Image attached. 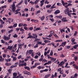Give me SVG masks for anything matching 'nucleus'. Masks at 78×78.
I'll return each mask as SVG.
<instances>
[{"label":"nucleus","mask_w":78,"mask_h":78,"mask_svg":"<svg viewBox=\"0 0 78 78\" xmlns=\"http://www.w3.org/2000/svg\"><path fill=\"white\" fill-rule=\"evenodd\" d=\"M15 3H16V2H13V4L12 5H11V7H10V8L12 9V11L13 12H14L16 11V5H15Z\"/></svg>","instance_id":"obj_1"},{"label":"nucleus","mask_w":78,"mask_h":78,"mask_svg":"<svg viewBox=\"0 0 78 78\" xmlns=\"http://www.w3.org/2000/svg\"><path fill=\"white\" fill-rule=\"evenodd\" d=\"M62 21L63 22H68V20H67V18L65 17L62 19Z\"/></svg>","instance_id":"obj_2"},{"label":"nucleus","mask_w":78,"mask_h":78,"mask_svg":"<svg viewBox=\"0 0 78 78\" xmlns=\"http://www.w3.org/2000/svg\"><path fill=\"white\" fill-rule=\"evenodd\" d=\"M60 12H60V11H59V10H57L55 12L54 14H55V15H57L58 14L60 13Z\"/></svg>","instance_id":"obj_3"},{"label":"nucleus","mask_w":78,"mask_h":78,"mask_svg":"<svg viewBox=\"0 0 78 78\" xmlns=\"http://www.w3.org/2000/svg\"><path fill=\"white\" fill-rule=\"evenodd\" d=\"M4 39L5 40V41L7 40H9V39H10V38L9 37V38L8 37H7L6 36V35H4L3 37Z\"/></svg>","instance_id":"obj_4"},{"label":"nucleus","mask_w":78,"mask_h":78,"mask_svg":"<svg viewBox=\"0 0 78 78\" xmlns=\"http://www.w3.org/2000/svg\"><path fill=\"white\" fill-rule=\"evenodd\" d=\"M39 18H40L41 21H43L44 20V19H45V16H43L41 17H39Z\"/></svg>","instance_id":"obj_5"},{"label":"nucleus","mask_w":78,"mask_h":78,"mask_svg":"<svg viewBox=\"0 0 78 78\" xmlns=\"http://www.w3.org/2000/svg\"><path fill=\"white\" fill-rule=\"evenodd\" d=\"M17 75V74L16 73H13V78H16V77Z\"/></svg>","instance_id":"obj_6"},{"label":"nucleus","mask_w":78,"mask_h":78,"mask_svg":"<svg viewBox=\"0 0 78 78\" xmlns=\"http://www.w3.org/2000/svg\"><path fill=\"white\" fill-rule=\"evenodd\" d=\"M55 5H56V3H55L52 6H51V10H52V9H53V8H56V7L55 6Z\"/></svg>","instance_id":"obj_7"},{"label":"nucleus","mask_w":78,"mask_h":78,"mask_svg":"<svg viewBox=\"0 0 78 78\" xmlns=\"http://www.w3.org/2000/svg\"><path fill=\"white\" fill-rule=\"evenodd\" d=\"M66 43H67V42H65L64 43H62V44L61 45V46H63V47H64L66 45Z\"/></svg>","instance_id":"obj_8"},{"label":"nucleus","mask_w":78,"mask_h":78,"mask_svg":"<svg viewBox=\"0 0 78 78\" xmlns=\"http://www.w3.org/2000/svg\"><path fill=\"white\" fill-rule=\"evenodd\" d=\"M13 46H8L7 49H9L10 50H12V48Z\"/></svg>","instance_id":"obj_9"},{"label":"nucleus","mask_w":78,"mask_h":78,"mask_svg":"<svg viewBox=\"0 0 78 78\" xmlns=\"http://www.w3.org/2000/svg\"><path fill=\"white\" fill-rule=\"evenodd\" d=\"M33 50H29V51H28L29 54L30 55H31V54L33 52Z\"/></svg>","instance_id":"obj_10"},{"label":"nucleus","mask_w":78,"mask_h":78,"mask_svg":"<svg viewBox=\"0 0 78 78\" xmlns=\"http://www.w3.org/2000/svg\"><path fill=\"white\" fill-rule=\"evenodd\" d=\"M34 37V39H35V38H37V35L36 34H32Z\"/></svg>","instance_id":"obj_11"},{"label":"nucleus","mask_w":78,"mask_h":78,"mask_svg":"<svg viewBox=\"0 0 78 78\" xmlns=\"http://www.w3.org/2000/svg\"><path fill=\"white\" fill-rule=\"evenodd\" d=\"M50 75H51L50 74H48V75H47L44 76V78H48V77H49V76H50Z\"/></svg>","instance_id":"obj_12"},{"label":"nucleus","mask_w":78,"mask_h":78,"mask_svg":"<svg viewBox=\"0 0 78 78\" xmlns=\"http://www.w3.org/2000/svg\"><path fill=\"white\" fill-rule=\"evenodd\" d=\"M78 47V44H76L75 45V46H73V48L75 49H76L77 48V47Z\"/></svg>","instance_id":"obj_13"},{"label":"nucleus","mask_w":78,"mask_h":78,"mask_svg":"<svg viewBox=\"0 0 78 78\" xmlns=\"http://www.w3.org/2000/svg\"><path fill=\"white\" fill-rule=\"evenodd\" d=\"M63 64H64V62L63 61L61 62L60 64H59V66H62Z\"/></svg>","instance_id":"obj_14"},{"label":"nucleus","mask_w":78,"mask_h":78,"mask_svg":"<svg viewBox=\"0 0 78 78\" xmlns=\"http://www.w3.org/2000/svg\"><path fill=\"white\" fill-rule=\"evenodd\" d=\"M36 66H37V64H36V63H35V65L32 66H31V67H30V68L31 69H33V68H35V67H36Z\"/></svg>","instance_id":"obj_15"},{"label":"nucleus","mask_w":78,"mask_h":78,"mask_svg":"<svg viewBox=\"0 0 78 78\" xmlns=\"http://www.w3.org/2000/svg\"><path fill=\"white\" fill-rule=\"evenodd\" d=\"M41 40L40 39H38L37 38H35L34 40V42H36V41H40Z\"/></svg>","instance_id":"obj_16"},{"label":"nucleus","mask_w":78,"mask_h":78,"mask_svg":"<svg viewBox=\"0 0 78 78\" xmlns=\"http://www.w3.org/2000/svg\"><path fill=\"white\" fill-rule=\"evenodd\" d=\"M17 59V58L16 57H13V61H16V60Z\"/></svg>","instance_id":"obj_17"},{"label":"nucleus","mask_w":78,"mask_h":78,"mask_svg":"<svg viewBox=\"0 0 78 78\" xmlns=\"http://www.w3.org/2000/svg\"><path fill=\"white\" fill-rule=\"evenodd\" d=\"M56 17H57V18H59V19H62V16H56Z\"/></svg>","instance_id":"obj_18"},{"label":"nucleus","mask_w":78,"mask_h":78,"mask_svg":"<svg viewBox=\"0 0 78 78\" xmlns=\"http://www.w3.org/2000/svg\"><path fill=\"white\" fill-rule=\"evenodd\" d=\"M11 59L10 58L8 59H5V61L7 62H10V61H11Z\"/></svg>","instance_id":"obj_19"},{"label":"nucleus","mask_w":78,"mask_h":78,"mask_svg":"<svg viewBox=\"0 0 78 78\" xmlns=\"http://www.w3.org/2000/svg\"><path fill=\"white\" fill-rule=\"evenodd\" d=\"M71 41L72 42H74V41H75V38H73L71 39Z\"/></svg>","instance_id":"obj_20"},{"label":"nucleus","mask_w":78,"mask_h":78,"mask_svg":"<svg viewBox=\"0 0 78 78\" xmlns=\"http://www.w3.org/2000/svg\"><path fill=\"white\" fill-rule=\"evenodd\" d=\"M23 26V23H20L19 24L18 27H22Z\"/></svg>","instance_id":"obj_21"},{"label":"nucleus","mask_w":78,"mask_h":78,"mask_svg":"<svg viewBox=\"0 0 78 78\" xmlns=\"http://www.w3.org/2000/svg\"><path fill=\"white\" fill-rule=\"evenodd\" d=\"M39 0H36L34 2V4H37V3L39 2Z\"/></svg>","instance_id":"obj_22"},{"label":"nucleus","mask_w":78,"mask_h":78,"mask_svg":"<svg viewBox=\"0 0 78 78\" xmlns=\"http://www.w3.org/2000/svg\"><path fill=\"white\" fill-rule=\"evenodd\" d=\"M67 14L68 16H69V17H71V15H70V13H69V12H67Z\"/></svg>","instance_id":"obj_23"},{"label":"nucleus","mask_w":78,"mask_h":78,"mask_svg":"<svg viewBox=\"0 0 78 78\" xmlns=\"http://www.w3.org/2000/svg\"><path fill=\"white\" fill-rule=\"evenodd\" d=\"M24 68L25 69H27V70H30V68L28 67H27V66H26L24 67Z\"/></svg>","instance_id":"obj_24"},{"label":"nucleus","mask_w":78,"mask_h":78,"mask_svg":"<svg viewBox=\"0 0 78 78\" xmlns=\"http://www.w3.org/2000/svg\"><path fill=\"white\" fill-rule=\"evenodd\" d=\"M19 47H18V48L19 49V48H20L21 49H22V44H19Z\"/></svg>","instance_id":"obj_25"},{"label":"nucleus","mask_w":78,"mask_h":78,"mask_svg":"<svg viewBox=\"0 0 78 78\" xmlns=\"http://www.w3.org/2000/svg\"><path fill=\"white\" fill-rule=\"evenodd\" d=\"M12 71V69H9L8 70V72L9 73V74H11V73Z\"/></svg>","instance_id":"obj_26"},{"label":"nucleus","mask_w":78,"mask_h":78,"mask_svg":"<svg viewBox=\"0 0 78 78\" xmlns=\"http://www.w3.org/2000/svg\"><path fill=\"white\" fill-rule=\"evenodd\" d=\"M5 31H6V30H4V29H2L1 30V32L2 33H3L5 32Z\"/></svg>","instance_id":"obj_27"},{"label":"nucleus","mask_w":78,"mask_h":78,"mask_svg":"<svg viewBox=\"0 0 78 78\" xmlns=\"http://www.w3.org/2000/svg\"><path fill=\"white\" fill-rule=\"evenodd\" d=\"M30 36V39H34V37L33 35H31Z\"/></svg>","instance_id":"obj_28"},{"label":"nucleus","mask_w":78,"mask_h":78,"mask_svg":"<svg viewBox=\"0 0 78 78\" xmlns=\"http://www.w3.org/2000/svg\"><path fill=\"white\" fill-rule=\"evenodd\" d=\"M18 36L16 34H15L13 36V37H16V38Z\"/></svg>","instance_id":"obj_29"},{"label":"nucleus","mask_w":78,"mask_h":78,"mask_svg":"<svg viewBox=\"0 0 78 78\" xmlns=\"http://www.w3.org/2000/svg\"><path fill=\"white\" fill-rule=\"evenodd\" d=\"M28 73V71H23V73L24 74H26V75H27Z\"/></svg>","instance_id":"obj_30"},{"label":"nucleus","mask_w":78,"mask_h":78,"mask_svg":"<svg viewBox=\"0 0 78 78\" xmlns=\"http://www.w3.org/2000/svg\"><path fill=\"white\" fill-rule=\"evenodd\" d=\"M48 57V59H53V58H52V57H50V56L49 55H47V56Z\"/></svg>","instance_id":"obj_31"},{"label":"nucleus","mask_w":78,"mask_h":78,"mask_svg":"<svg viewBox=\"0 0 78 78\" xmlns=\"http://www.w3.org/2000/svg\"><path fill=\"white\" fill-rule=\"evenodd\" d=\"M17 23L13 25V27L15 28V27H17Z\"/></svg>","instance_id":"obj_32"},{"label":"nucleus","mask_w":78,"mask_h":78,"mask_svg":"<svg viewBox=\"0 0 78 78\" xmlns=\"http://www.w3.org/2000/svg\"><path fill=\"white\" fill-rule=\"evenodd\" d=\"M0 21L1 22V23H2V24H4V23H5V22H3L2 20H1Z\"/></svg>","instance_id":"obj_33"},{"label":"nucleus","mask_w":78,"mask_h":78,"mask_svg":"<svg viewBox=\"0 0 78 78\" xmlns=\"http://www.w3.org/2000/svg\"><path fill=\"white\" fill-rule=\"evenodd\" d=\"M46 3L47 4H48V3H49V2H48V0H45L44 3L45 4Z\"/></svg>","instance_id":"obj_34"},{"label":"nucleus","mask_w":78,"mask_h":78,"mask_svg":"<svg viewBox=\"0 0 78 78\" xmlns=\"http://www.w3.org/2000/svg\"><path fill=\"white\" fill-rule=\"evenodd\" d=\"M52 55H53V51H52V50H51V52L50 53V55L52 56Z\"/></svg>","instance_id":"obj_35"},{"label":"nucleus","mask_w":78,"mask_h":78,"mask_svg":"<svg viewBox=\"0 0 78 78\" xmlns=\"http://www.w3.org/2000/svg\"><path fill=\"white\" fill-rule=\"evenodd\" d=\"M13 31V29H11L10 30L8 31V33H11V32H12Z\"/></svg>","instance_id":"obj_36"},{"label":"nucleus","mask_w":78,"mask_h":78,"mask_svg":"<svg viewBox=\"0 0 78 78\" xmlns=\"http://www.w3.org/2000/svg\"><path fill=\"white\" fill-rule=\"evenodd\" d=\"M54 32L53 31V30H51L50 32V33L51 34H53L54 33Z\"/></svg>","instance_id":"obj_37"},{"label":"nucleus","mask_w":78,"mask_h":78,"mask_svg":"<svg viewBox=\"0 0 78 78\" xmlns=\"http://www.w3.org/2000/svg\"><path fill=\"white\" fill-rule=\"evenodd\" d=\"M41 12V10H38L36 12V15H37L38 13Z\"/></svg>","instance_id":"obj_38"},{"label":"nucleus","mask_w":78,"mask_h":78,"mask_svg":"<svg viewBox=\"0 0 78 78\" xmlns=\"http://www.w3.org/2000/svg\"><path fill=\"white\" fill-rule=\"evenodd\" d=\"M57 5H58V6H61V5H62L61 3H58L57 4Z\"/></svg>","instance_id":"obj_39"},{"label":"nucleus","mask_w":78,"mask_h":78,"mask_svg":"<svg viewBox=\"0 0 78 78\" xmlns=\"http://www.w3.org/2000/svg\"><path fill=\"white\" fill-rule=\"evenodd\" d=\"M36 30L37 31H38V30H41V28H40V27H38V28H36Z\"/></svg>","instance_id":"obj_40"},{"label":"nucleus","mask_w":78,"mask_h":78,"mask_svg":"<svg viewBox=\"0 0 78 78\" xmlns=\"http://www.w3.org/2000/svg\"><path fill=\"white\" fill-rule=\"evenodd\" d=\"M51 6V5H48L46 6V8H50Z\"/></svg>","instance_id":"obj_41"},{"label":"nucleus","mask_w":78,"mask_h":78,"mask_svg":"<svg viewBox=\"0 0 78 78\" xmlns=\"http://www.w3.org/2000/svg\"><path fill=\"white\" fill-rule=\"evenodd\" d=\"M74 59H75V61H76V60L78 59V58L76 56L75 57H74Z\"/></svg>","instance_id":"obj_42"},{"label":"nucleus","mask_w":78,"mask_h":78,"mask_svg":"<svg viewBox=\"0 0 78 78\" xmlns=\"http://www.w3.org/2000/svg\"><path fill=\"white\" fill-rule=\"evenodd\" d=\"M27 66V63L24 62L23 63V66Z\"/></svg>","instance_id":"obj_43"},{"label":"nucleus","mask_w":78,"mask_h":78,"mask_svg":"<svg viewBox=\"0 0 78 78\" xmlns=\"http://www.w3.org/2000/svg\"><path fill=\"white\" fill-rule=\"evenodd\" d=\"M47 54H48L47 53V52L46 51H45L44 55V56H47Z\"/></svg>","instance_id":"obj_44"},{"label":"nucleus","mask_w":78,"mask_h":78,"mask_svg":"<svg viewBox=\"0 0 78 78\" xmlns=\"http://www.w3.org/2000/svg\"><path fill=\"white\" fill-rule=\"evenodd\" d=\"M77 34V32L75 31V33L74 34V36H76V35Z\"/></svg>","instance_id":"obj_45"},{"label":"nucleus","mask_w":78,"mask_h":78,"mask_svg":"<svg viewBox=\"0 0 78 78\" xmlns=\"http://www.w3.org/2000/svg\"><path fill=\"white\" fill-rule=\"evenodd\" d=\"M37 44H42V41L40 42V41H37Z\"/></svg>","instance_id":"obj_46"},{"label":"nucleus","mask_w":78,"mask_h":78,"mask_svg":"<svg viewBox=\"0 0 78 78\" xmlns=\"http://www.w3.org/2000/svg\"><path fill=\"white\" fill-rule=\"evenodd\" d=\"M62 5H63V6H64L65 3L64 1H63V0H62Z\"/></svg>","instance_id":"obj_47"},{"label":"nucleus","mask_w":78,"mask_h":78,"mask_svg":"<svg viewBox=\"0 0 78 78\" xmlns=\"http://www.w3.org/2000/svg\"><path fill=\"white\" fill-rule=\"evenodd\" d=\"M19 66L20 67L23 66V63H19Z\"/></svg>","instance_id":"obj_48"},{"label":"nucleus","mask_w":78,"mask_h":78,"mask_svg":"<svg viewBox=\"0 0 78 78\" xmlns=\"http://www.w3.org/2000/svg\"><path fill=\"white\" fill-rule=\"evenodd\" d=\"M1 43H2V44H5V42L3 40H1Z\"/></svg>","instance_id":"obj_49"},{"label":"nucleus","mask_w":78,"mask_h":78,"mask_svg":"<svg viewBox=\"0 0 78 78\" xmlns=\"http://www.w3.org/2000/svg\"><path fill=\"white\" fill-rule=\"evenodd\" d=\"M68 6H72V4L71 3H69L68 5Z\"/></svg>","instance_id":"obj_50"},{"label":"nucleus","mask_w":78,"mask_h":78,"mask_svg":"<svg viewBox=\"0 0 78 78\" xmlns=\"http://www.w3.org/2000/svg\"><path fill=\"white\" fill-rule=\"evenodd\" d=\"M37 68L38 69H39V70H40V69L42 68V67L40 66L37 67Z\"/></svg>","instance_id":"obj_51"},{"label":"nucleus","mask_w":78,"mask_h":78,"mask_svg":"<svg viewBox=\"0 0 78 78\" xmlns=\"http://www.w3.org/2000/svg\"><path fill=\"white\" fill-rule=\"evenodd\" d=\"M23 28H24V29L25 30H28V28L27 27H23Z\"/></svg>","instance_id":"obj_52"},{"label":"nucleus","mask_w":78,"mask_h":78,"mask_svg":"<svg viewBox=\"0 0 78 78\" xmlns=\"http://www.w3.org/2000/svg\"><path fill=\"white\" fill-rule=\"evenodd\" d=\"M37 55H38V56H41V53L40 52H37Z\"/></svg>","instance_id":"obj_53"},{"label":"nucleus","mask_w":78,"mask_h":78,"mask_svg":"<svg viewBox=\"0 0 78 78\" xmlns=\"http://www.w3.org/2000/svg\"><path fill=\"white\" fill-rule=\"evenodd\" d=\"M60 56L61 57H62V58H64V57H65V56H64V55H63L62 54Z\"/></svg>","instance_id":"obj_54"},{"label":"nucleus","mask_w":78,"mask_h":78,"mask_svg":"<svg viewBox=\"0 0 78 78\" xmlns=\"http://www.w3.org/2000/svg\"><path fill=\"white\" fill-rule=\"evenodd\" d=\"M3 27V24H1L0 25V28H2Z\"/></svg>","instance_id":"obj_55"},{"label":"nucleus","mask_w":78,"mask_h":78,"mask_svg":"<svg viewBox=\"0 0 78 78\" xmlns=\"http://www.w3.org/2000/svg\"><path fill=\"white\" fill-rule=\"evenodd\" d=\"M34 48H37L38 47V45L37 44L36 45L34 46Z\"/></svg>","instance_id":"obj_56"},{"label":"nucleus","mask_w":78,"mask_h":78,"mask_svg":"<svg viewBox=\"0 0 78 78\" xmlns=\"http://www.w3.org/2000/svg\"><path fill=\"white\" fill-rule=\"evenodd\" d=\"M70 48V46H66V48L67 49H69Z\"/></svg>","instance_id":"obj_57"},{"label":"nucleus","mask_w":78,"mask_h":78,"mask_svg":"<svg viewBox=\"0 0 78 78\" xmlns=\"http://www.w3.org/2000/svg\"><path fill=\"white\" fill-rule=\"evenodd\" d=\"M29 30H30V31H31V30H33V27H31L29 28Z\"/></svg>","instance_id":"obj_58"},{"label":"nucleus","mask_w":78,"mask_h":78,"mask_svg":"<svg viewBox=\"0 0 78 78\" xmlns=\"http://www.w3.org/2000/svg\"><path fill=\"white\" fill-rule=\"evenodd\" d=\"M59 73H60V74H61L62 75L63 74V73H63V72H62V71H60L59 72Z\"/></svg>","instance_id":"obj_59"},{"label":"nucleus","mask_w":78,"mask_h":78,"mask_svg":"<svg viewBox=\"0 0 78 78\" xmlns=\"http://www.w3.org/2000/svg\"><path fill=\"white\" fill-rule=\"evenodd\" d=\"M47 12H48V13H50L51 12V10H47Z\"/></svg>","instance_id":"obj_60"},{"label":"nucleus","mask_w":78,"mask_h":78,"mask_svg":"<svg viewBox=\"0 0 78 78\" xmlns=\"http://www.w3.org/2000/svg\"><path fill=\"white\" fill-rule=\"evenodd\" d=\"M30 3H31V5H34V3L33 2H32V1H30Z\"/></svg>","instance_id":"obj_61"},{"label":"nucleus","mask_w":78,"mask_h":78,"mask_svg":"<svg viewBox=\"0 0 78 78\" xmlns=\"http://www.w3.org/2000/svg\"><path fill=\"white\" fill-rule=\"evenodd\" d=\"M78 76V75L77 74V73H75L74 74V76L75 78H76V76Z\"/></svg>","instance_id":"obj_62"},{"label":"nucleus","mask_w":78,"mask_h":78,"mask_svg":"<svg viewBox=\"0 0 78 78\" xmlns=\"http://www.w3.org/2000/svg\"><path fill=\"white\" fill-rule=\"evenodd\" d=\"M74 67V68H75L76 69H78V67L76 65Z\"/></svg>","instance_id":"obj_63"},{"label":"nucleus","mask_w":78,"mask_h":78,"mask_svg":"<svg viewBox=\"0 0 78 78\" xmlns=\"http://www.w3.org/2000/svg\"><path fill=\"white\" fill-rule=\"evenodd\" d=\"M3 58H6V55L5 54H4L3 55Z\"/></svg>","instance_id":"obj_64"}]
</instances>
